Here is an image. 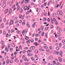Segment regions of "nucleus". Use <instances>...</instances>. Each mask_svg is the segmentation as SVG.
I'll use <instances>...</instances> for the list:
<instances>
[{
    "label": "nucleus",
    "mask_w": 65,
    "mask_h": 65,
    "mask_svg": "<svg viewBox=\"0 0 65 65\" xmlns=\"http://www.w3.org/2000/svg\"><path fill=\"white\" fill-rule=\"evenodd\" d=\"M57 14L58 15H60L61 17H63V15H64V14H63V12H62V11H61L60 12V11L59 10H58L57 11Z\"/></svg>",
    "instance_id": "1"
},
{
    "label": "nucleus",
    "mask_w": 65,
    "mask_h": 65,
    "mask_svg": "<svg viewBox=\"0 0 65 65\" xmlns=\"http://www.w3.org/2000/svg\"><path fill=\"white\" fill-rule=\"evenodd\" d=\"M8 9H6L5 11V12L6 14H7V13L8 12Z\"/></svg>",
    "instance_id": "2"
},
{
    "label": "nucleus",
    "mask_w": 65,
    "mask_h": 65,
    "mask_svg": "<svg viewBox=\"0 0 65 65\" xmlns=\"http://www.w3.org/2000/svg\"><path fill=\"white\" fill-rule=\"evenodd\" d=\"M30 41L31 40H29L26 41V43L28 44H29V43H30Z\"/></svg>",
    "instance_id": "3"
},
{
    "label": "nucleus",
    "mask_w": 65,
    "mask_h": 65,
    "mask_svg": "<svg viewBox=\"0 0 65 65\" xmlns=\"http://www.w3.org/2000/svg\"><path fill=\"white\" fill-rule=\"evenodd\" d=\"M41 29L42 31L43 30V29H44V26H41Z\"/></svg>",
    "instance_id": "4"
},
{
    "label": "nucleus",
    "mask_w": 65,
    "mask_h": 65,
    "mask_svg": "<svg viewBox=\"0 0 65 65\" xmlns=\"http://www.w3.org/2000/svg\"><path fill=\"white\" fill-rule=\"evenodd\" d=\"M27 7H28L27 6H26L25 7H24V9L25 10H26L27 9Z\"/></svg>",
    "instance_id": "5"
},
{
    "label": "nucleus",
    "mask_w": 65,
    "mask_h": 65,
    "mask_svg": "<svg viewBox=\"0 0 65 65\" xmlns=\"http://www.w3.org/2000/svg\"><path fill=\"white\" fill-rule=\"evenodd\" d=\"M30 49L32 50H34V49H35V47L34 46L31 47H30Z\"/></svg>",
    "instance_id": "6"
},
{
    "label": "nucleus",
    "mask_w": 65,
    "mask_h": 65,
    "mask_svg": "<svg viewBox=\"0 0 65 65\" xmlns=\"http://www.w3.org/2000/svg\"><path fill=\"white\" fill-rule=\"evenodd\" d=\"M60 56H61V57L62 56V51H60Z\"/></svg>",
    "instance_id": "7"
},
{
    "label": "nucleus",
    "mask_w": 65,
    "mask_h": 65,
    "mask_svg": "<svg viewBox=\"0 0 65 65\" xmlns=\"http://www.w3.org/2000/svg\"><path fill=\"white\" fill-rule=\"evenodd\" d=\"M4 23H2L1 26V28H2L4 27Z\"/></svg>",
    "instance_id": "8"
},
{
    "label": "nucleus",
    "mask_w": 65,
    "mask_h": 65,
    "mask_svg": "<svg viewBox=\"0 0 65 65\" xmlns=\"http://www.w3.org/2000/svg\"><path fill=\"white\" fill-rule=\"evenodd\" d=\"M27 56L28 57H30V56H32V54H27Z\"/></svg>",
    "instance_id": "9"
},
{
    "label": "nucleus",
    "mask_w": 65,
    "mask_h": 65,
    "mask_svg": "<svg viewBox=\"0 0 65 65\" xmlns=\"http://www.w3.org/2000/svg\"><path fill=\"white\" fill-rule=\"evenodd\" d=\"M28 2H29V0H26L24 1V2L25 3H28Z\"/></svg>",
    "instance_id": "10"
},
{
    "label": "nucleus",
    "mask_w": 65,
    "mask_h": 65,
    "mask_svg": "<svg viewBox=\"0 0 65 65\" xmlns=\"http://www.w3.org/2000/svg\"><path fill=\"white\" fill-rule=\"evenodd\" d=\"M35 53L36 54H37L38 53V51L37 50H36L35 51Z\"/></svg>",
    "instance_id": "11"
},
{
    "label": "nucleus",
    "mask_w": 65,
    "mask_h": 65,
    "mask_svg": "<svg viewBox=\"0 0 65 65\" xmlns=\"http://www.w3.org/2000/svg\"><path fill=\"white\" fill-rule=\"evenodd\" d=\"M10 25H11L13 24V21H11L10 23Z\"/></svg>",
    "instance_id": "12"
},
{
    "label": "nucleus",
    "mask_w": 65,
    "mask_h": 65,
    "mask_svg": "<svg viewBox=\"0 0 65 65\" xmlns=\"http://www.w3.org/2000/svg\"><path fill=\"white\" fill-rule=\"evenodd\" d=\"M25 31L24 30H23L22 32V34L23 35H25Z\"/></svg>",
    "instance_id": "13"
},
{
    "label": "nucleus",
    "mask_w": 65,
    "mask_h": 65,
    "mask_svg": "<svg viewBox=\"0 0 65 65\" xmlns=\"http://www.w3.org/2000/svg\"><path fill=\"white\" fill-rule=\"evenodd\" d=\"M59 62H62V58L61 57H59Z\"/></svg>",
    "instance_id": "14"
},
{
    "label": "nucleus",
    "mask_w": 65,
    "mask_h": 65,
    "mask_svg": "<svg viewBox=\"0 0 65 65\" xmlns=\"http://www.w3.org/2000/svg\"><path fill=\"white\" fill-rule=\"evenodd\" d=\"M20 13H22L23 12V10L22 9H20Z\"/></svg>",
    "instance_id": "15"
},
{
    "label": "nucleus",
    "mask_w": 65,
    "mask_h": 65,
    "mask_svg": "<svg viewBox=\"0 0 65 65\" xmlns=\"http://www.w3.org/2000/svg\"><path fill=\"white\" fill-rule=\"evenodd\" d=\"M9 62V59H7L6 61V63L7 64H8Z\"/></svg>",
    "instance_id": "16"
},
{
    "label": "nucleus",
    "mask_w": 65,
    "mask_h": 65,
    "mask_svg": "<svg viewBox=\"0 0 65 65\" xmlns=\"http://www.w3.org/2000/svg\"><path fill=\"white\" fill-rule=\"evenodd\" d=\"M13 2V1H12L10 2L9 4L10 6H11V5H12V4Z\"/></svg>",
    "instance_id": "17"
},
{
    "label": "nucleus",
    "mask_w": 65,
    "mask_h": 65,
    "mask_svg": "<svg viewBox=\"0 0 65 65\" xmlns=\"http://www.w3.org/2000/svg\"><path fill=\"white\" fill-rule=\"evenodd\" d=\"M6 6V3H5L3 5V8H5V7Z\"/></svg>",
    "instance_id": "18"
},
{
    "label": "nucleus",
    "mask_w": 65,
    "mask_h": 65,
    "mask_svg": "<svg viewBox=\"0 0 65 65\" xmlns=\"http://www.w3.org/2000/svg\"><path fill=\"white\" fill-rule=\"evenodd\" d=\"M7 47H6V48L5 49V51H7V52H8V49H7Z\"/></svg>",
    "instance_id": "19"
},
{
    "label": "nucleus",
    "mask_w": 65,
    "mask_h": 65,
    "mask_svg": "<svg viewBox=\"0 0 65 65\" xmlns=\"http://www.w3.org/2000/svg\"><path fill=\"white\" fill-rule=\"evenodd\" d=\"M27 27H30V24H29V23L28 22H27Z\"/></svg>",
    "instance_id": "20"
},
{
    "label": "nucleus",
    "mask_w": 65,
    "mask_h": 65,
    "mask_svg": "<svg viewBox=\"0 0 65 65\" xmlns=\"http://www.w3.org/2000/svg\"><path fill=\"white\" fill-rule=\"evenodd\" d=\"M24 63H25V65H28V64H29V62H24Z\"/></svg>",
    "instance_id": "21"
},
{
    "label": "nucleus",
    "mask_w": 65,
    "mask_h": 65,
    "mask_svg": "<svg viewBox=\"0 0 65 65\" xmlns=\"http://www.w3.org/2000/svg\"><path fill=\"white\" fill-rule=\"evenodd\" d=\"M25 38L26 40H28L29 39V38L27 36L25 37Z\"/></svg>",
    "instance_id": "22"
},
{
    "label": "nucleus",
    "mask_w": 65,
    "mask_h": 65,
    "mask_svg": "<svg viewBox=\"0 0 65 65\" xmlns=\"http://www.w3.org/2000/svg\"><path fill=\"white\" fill-rule=\"evenodd\" d=\"M17 33H18V34H20L21 31L20 30H18L17 31Z\"/></svg>",
    "instance_id": "23"
},
{
    "label": "nucleus",
    "mask_w": 65,
    "mask_h": 65,
    "mask_svg": "<svg viewBox=\"0 0 65 65\" xmlns=\"http://www.w3.org/2000/svg\"><path fill=\"white\" fill-rule=\"evenodd\" d=\"M2 44H3V45L4 44V42L3 41H1Z\"/></svg>",
    "instance_id": "24"
},
{
    "label": "nucleus",
    "mask_w": 65,
    "mask_h": 65,
    "mask_svg": "<svg viewBox=\"0 0 65 65\" xmlns=\"http://www.w3.org/2000/svg\"><path fill=\"white\" fill-rule=\"evenodd\" d=\"M3 34L4 35H5L6 34V32L5 31V30H4V32H3Z\"/></svg>",
    "instance_id": "25"
},
{
    "label": "nucleus",
    "mask_w": 65,
    "mask_h": 65,
    "mask_svg": "<svg viewBox=\"0 0 65 65\" xmlns=\"http://www.w3.org/2000/svg\"><path fill=\"white\" fill-rule=\"evenodd\" d=\"M35 25H36L35 23H34L32 25V26L33 27H35Z\"/></svg>",
    "instance_id": "26"
},
{
    "label": "nucleus",
    "mask_w": 65,
    "mask_h": 65,
    "mask_svg": "<svg viewBox=\"0 0 65 65\" xmlns=\"http://www.w3.org/2000/svg\"><path fill=\"white\" fill-rule=\"evenodd\" d=\"M43 14L45 16H46L47 15V13L46 12H44L43 13Z\"/></svg>",
    "instance_id": "27"
},
{
    "label": "nucleus",
    "mask_w": 65,
    "mask_h": 65,
    "mask_svg": "<svg viewBox=\"0 0 65 65\" xmlns=\"http://www.w3.org/2000/svg\"><path fill=\"white\" fill-rule=\"evenodd\" d=\"M19 9H20V6H18L17 7V11H18Z\"/></svg>",
    "instance_id": "28"
},
{
    "label": "nucleus",
    "mask_w": 65,
    "mask_h": 65,
    "mask_svg": "<svg viewBox=\"0 0 65 65\" xmlns=\"http://www.w3.org/2000/svg\"><path fill=\"white\" fill-rule=\"evenodd\" d=\"M38 56L37 55H36L35 56V58H37V59H38Z\"/></svg>",
    "instance_id": "29"
},
{
    "label": "nucleus",
    "mask_w": 65,
    "mask_h": 65,
    "mask_svg": "<svg viewBox=\"0 0 65 65\" xmlns=\"http://www.w3.org/2000/svg\"><path fill=\"white\" fill-rule=\"evenodd\" d=\"M56 13H54L53 14V17H55V16H56Z\"/></svg>",
    "instance_id": "30"
},
{
    "label": "nucleus",
    "mask_w": 65,
    "mask_h": 65,
    "mask_svg": "<svg viewBox=\"0 0 65 65\" xmlns=\"http://www.w3.org/2000/svg\"><path fill=\"white\" fill-rule=\"evenodd\" d=\"M14 32V30L13 29H12L11 30V33H13V32Z\"/></svg>",
    "instance_id": "31"
},
{
    "label": "nucleus",
    "mask_w": 65,
    "mask_h": 65,
    "mask_svg": "<svg viewBox=\"0 0 65 65\" xmlns=\"http://www.w3.org/2000/svg\"><path fill=\"white\" fill-rule=\"evenodd\" d=\"M39 50L40 51H44V50L42 49H39Z\"/></svg>",
    "instance_id": "32"
},
{
    "label": "nucleus",
    "mask_w": 65,
    "mask_h": 65,
    "mask_svg": "<svg viewBox=\"0 0 65 65\" xmlns=\"http://www.w3.org/2000/svg\"><path fill=\"white\" fill-rule=\"evenodd\" d=\"M22 17V14H19V18H21Z\"/></svg>",
    "instance_id": "33"
},
{
    "label": "nucleus",
    "mask_w": 65,
    "mask_h": 65,
    "mask_svg": "<svg viewBox=\"0 0 65 65\" xmlns=\"http://www.w3.org/2000/svg\"><path fill=\"white\" fill-rule=\"evenodd\" d=\"M55 53L56 55H58L59 54V52H55Z\"/></svg>",
    "instance_id": "34"
},
{
    "label": "nucleus",
    "mask_w": 65,
    "mask_h": 65,
    "mask_svg": "<svg viewBox=\"0 0 65 65\" xmlns=\"http://www.w3.org/2000/svg\"><path fill=\"white\" fill-rule=\"evenodd\" d=\"M57 29H59V31H61L62 30H61V29L60 28V27H57Z\"/></svg>",
    "instance_id": "35"
},
{
    "label": "nucleus",
    "mask_w": 65,
    "mask_h": 65,
    "mask_svg": "<svg viewBox=\"0 0 65 65\" xmlns=\"http://www.w3.org/2000/svg\"><path fill=\"white\" fill-rule=\"evenodd\" d=\"M62 42L64 44H65V40H62Z\"/></svg>",
    "instance_id": "36"
},
{
    "label": "nucleus",
    "mask_w": 65,
    "mask_h": 65,
    "mask_svg": "<svg viewBox=\"0 0 65 65\" xmlns=\"http://www.w3.org/2000/svg\"><path fill=\"white\" fill-rule=\"evenodd\" d=\"M48 29V27H46L45 28V31H47Z\"/></svg>",
    "instance_id": "37"
},
{
    "label": "nucleus",
    "mask_w": 65,
    "mask_h": 65,
    "mask_svg": "<svg viewBox=\"0 0 65 65\" xmlns=\"http://www.w3.org/2000/svg\"><path fill=\"white\" fill-rule=\"evenodd\" d=\"M43 64H46V62H43Z\"/></svg>",
    "instance_id": "38"
},
{
    "label": "nucleus",
    "mask_w": 65,
    "mask_h": 65,
    "mask_svg": "<svg viewBox=\"0 0 65 65\" xmlns=\"http://www.w3.org/2000/svg\"><path fill=\"white\" fill-rule=\"evenodd\" d=\"M12 44L13 45H12V46H13V47H15V45L13 43Z\"/></svg>",
    "instance_id": "39"
},
{
    "label": "nucleus",
    "mask_w": 65,
    "mask_h": 65,
    "mask_svg": "<svg viewBox=\"0 0 65 65\" xmlns=\"http://www.w3.org/2000/svg\"><path fill=\"white\" fill-rule=\"evenodd\" d=\"M24 2V1L23 0L22 1L21 3V5H22L23 4Z\"/></svg>",
    "instance_id": "40"
},
{
    "label": "nucleus",
    "mask_w": 65,
    "mask_h": 65,
    "mask_svg": "<svg viewBox=\"0 0 65 65\" xmlns=\"http://www.w3.org/2000/svg\"><path fill=\"white\" fill-rule=\"evenodd\" d=\"M43 48H44L46 49V48H48V47L47 46H44L43 47Z\"/></svg>",
    "instance_id": "41"
},
{
    "label": "nucleus",
    "mask_w": 65,
    "mask_h": 65,
    "mask_svg": "<svg viewBox=\"0 0 65 65\" xmlns=\"http://www.w3.org/2000/svg\"><path fill=\"white\" fill-rule=\"evenodd\" d=\"M12 13V10L9 11V14H11Z\"/></svg>",
    "instance_id": "42"
},
{
    "label": "nucleus",
    "mask_w": 65,
    "mask_h": 65,
    "mask_svg": "<svg viewBox=\"0 0 65 65\" xmlns=\"http://www.w3.org/2000/svg\"><path fill=\"white\" fill-rule=\"evenodd\" d=\"M49 48L50 50H53V48H52V47L51 46H50L49 47Z\"/></svg>",
    "instance_id": "43"
},
{
    "label": "nucleus",
    "mask_w": 65,
    "mask_h": 65,
    "mask_svg": "<svg viewBox=\"0 0 65 65\" xmlns=\"http://www.w3.org/2000/svg\"><path fill=\"white\" fill-rule=\"evenodd\" d=\"M34 44L36 46H37V43L36 42H35L34 43Z\"/></svg>",
    "instance_id": "44"
},
{
    "label": "nucleus",
    "mask_w": 65,
    "mask_h": 65,
    "mask_svg": "<svg viewBox=\"0 0 65 65\" xmlns=\"http://www.w3.org/2000/svg\"><path fill=\"white\" fill-rule=\"evenodd\" d=\"M26 56L25 55H24L23 57V58L22 59H24V58H25V57Z\"/></svg>",
    "instance_id": "45"
},
{
    "label": "nucleus",
    "mask_w": 65,
    "mask_h": 65,
    "mask_svg": "<svg viewBox=\"0 0 65 65\" xmlns=\"http://www.w3.org/2000/svg\"><path fill=\"white\" fill-rule=\"evenodd\" d=\"M47 21L49 22H50V18H48L47 19Z\"/></svg>",
    "instance_id": "46"
},
{
    "label": "nucleus",
    "mask_w": 65,
    "mask_h": 65,
    "mask_svg": "<svg viewBox=\"0 0 65 65\" xmlns=\"http://www.w3.org/2000/svg\"><path fill=\"white\" fill-rule=\"evenodd\" d=\"M29 13V11H28L26 13V15H27Z\"/></svg>",
    "instance_id": "47"
},
{
    "label": "nucleus",
    "mask_w": 65,
    "mask_h": 65,
    "mask_svg": "<svg viewBox=\"0 0 65 65\" xmlns=\"http://www.w3.org/2000/svg\"><path fill=\"white\" fill-rule=\"evenodd\" d=\"M56 49L57 50H59V47H56Z\"/></svg>",
    "instance_id": "48"
},
{
    "label": "nucleus",
    "mask_w": 65,
    "mask_h": 65,
    "mask_svg": "<svg viewBox=\"0 0 65 65\" xmlns=\"http://www.w3.org/2000/svg\"><path fill=\"white\" fill-rule=\"evenodd\" d=\"M45 36L46 38H47V34H45Z\"/></svg>",
    "instance_id": "49"
},
{
    "label": "nucleus",
    "mask_w": 65,
    "mask_h": 65,
    "mask_svg": "<svg viewBox=\"0 0 65 65\" xmlns=\"http://www.w3.org/2000/svg\"><path fill=\"white\" fill-rule=\"evenodd\" d=\"M28 47H25L24 48V50H28Z\"/></svg>",
    "instance_id": "50"
},
{
    "label": "nucleus",
    "mask_w": 65,
    "mask_h": 65,
    "mask_svg": "<svg viewBox=\"0 0 65 65\" xmlns=\"http://www.w3.org/2000/svg\"><path fill=\"white\" fill-rule=\"evenodd\" d=\"M41 35H42V36H43V35H44V32L42 33Z\"/></svg>",
    "instance_id": "51"
},
{
    "label": "nucleus",
    "mask_w": 65,
    "mask_h": 65,
    "mask_svg": "<svg viewBox=\"0 0 65 65\" xmlns=\"http://www.w3.org/2000/svg\"><path fill=\"white\" fill-rule=\"evenodd\" d=\"M4 22H5L6 21V18H5L4 19Z\"/></svg>",
    "instance_id": "52"
},
{
    "label": "nucleus",
    "mask_w": 65,
    "mask_h": 65,
    "mask_svg": "<svg viewBox=\"0 0 65 65\" xmlns=\"http://www.w3.org/2000/svg\"><path fill=\"white\" fill-rule=\"evenodd\" d=\"M38 10H39V8H37L36 10L37 12H38Z\"/></svg>",
    "instance_id": "53"
},
{
    "label": "nucleus",
    "mask_w": 65,
    "mask_h": 65,
    "mask_svg": "<svg viewBox=\"0 0 65 65\" xmlns=\"http://www.w3.org/2000/svg\"><path fill=\"white\" fill-rule=\"evenodd\" d=\"M19 48H20V49H22V46H19Z\"/></svg>",
    "instance_id": "54"
},
{
    "label": "nucleus",
    "mask_w": 65,
    "mask_h": 65,
    "mask_svg": "<svg viewBox=\"0 0 65 65\" xmlns=\"http://www.w3.org/2000/svg\"><path fill=\"white\" fill-rule=\"evenodd\" d=\"M54 28V26H53V25H51V29H52V28Z\"/></svg>",
    "instance_id": "55"
},
{
    "label": "nucleus",
    "mask_w": 65,
    "mask_h": 65,
    "mask_svg": "<svg viewBox=\"0 0 65 65\" xmlns=\"http://www.w3.org/2000/svg\"><path fill=\"white\" fill-rule=\"evenodd\" d=\"M44 6L43 5H42L41 6V8H43Z\"/></svg>",
    "instance_id": "56"
},
{
    "label": "nucleus",
    "mask_w": 65,
    "mask_h": 65,
    "mask_svg": "<svg viewBox=\"0 0 65 65\" xmlns=\"http://www.w3.org/2000/svg\"><path fill=\"white\" fill-rule=\"evenodd\" d=\"M46 51L47 52H49L50 50L48 49H46Z\"/></svg>",
    "instance_id": "57"
},
{
    "label": "nucleus",
    "mask_w": 65,
    "mask_h": 65,
    "mask_svg": "<svg viewBox=\"0 0 65 65\" xmlns=\"http://www.w3.org/2000/svg\"><path fill=\"white\" fill-rule=\"evenodd\" d=\"M2 22V18L0 17V23H1Z\"/></svg>",
    "instance_id": "58"
},
{
    "label": "nucleus",
    "mask_w": 65,
    "mask_h": 65,
    "mask_svg": "<svg viewBox=\"0 0 65 65\" xmlns=\"http://www.w3.org/2000/svg\"><path fill=\"white\" fill-rule=\"evenodd\" d=\"M51 22L52 24H54V21L52 20H51Z\"/></svg>",
    "instance_id": "59"
},
{
    "label": "nucleus",
    "mask_w": 65,
    "mask_h": 65,
    "mask_svg": "<svg viewBox=\"0 0 65 65\" xmlns=\"http://www.w3.org/2000/svg\"><path fill=\"white\" fill-rule=\"evenodd\" d=\"M19 22V21L18 20H17L16 21H15V24H17Z\"/></svg>",
    "instance_id": "60"
},
{
    "label": "nucleus",
    "mask_w": 65,
    "mask_h": 65,
    "mask_svg": "<svg viewBox=\"0 0 65 65\" xmlns=\"http://www.w3.org/2000/svg\"><path fill=\"white\" fill-rule=\"evenodd\" d=\"M2 30H0V34H2Z\"/></svg>",
    "instance_id": "61"
},
{
    "label": "nucleus",
    "mask_w": 65,
    "mask_h": 65,
    "mask_svg": "<svg viewBox=\"0 0 65 65\" xmlns=\"http://www.w3.org/2000/svg\"><path fill=\"white\" fill-rule=\"evenodd\" d=\"M53 7H52L51 8V11H53Z\"/></svg>",
    "instance_id": "62"
},
{
    "label": "nucleus",
    "mask_w": 65,
    "mask_h": 65,
    "mask_svg": "<svg viewBox=\"0 0 65 65\" xmlns=\"http://www.w3.org/2000/svg\"><path fill=\"white\" fill-rule=\"evenodd\" d=\"M15 20H18V17H16L14 18Z\"/></svg>",
    "instance_id": "63"
},
{
    "label": "nucleus",
    "mask_w": 65,
    "mask_h": 65,
    "mask_svg": "<svg viewBox=\"0 0 65 65\" xmlns=\"http://www.w3.org/2000/svg\"><path fill=\"white\" fill-rule=\"evenodd\" d=\"M60 33H61V32H60L59 31L58 32L57 34H60Z\"/></svg>",
    "instance_id": "64"
}]
</instances>
